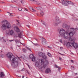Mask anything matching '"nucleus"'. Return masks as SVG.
<instances>
[{
    "mask_svg": "<svg viewBox=\"0 0 78 78\" xmlns=\"http://www.w3.org/2000/svg\"><path fill=\"white\" fill-rule=\"evenodd\" d=\"M59 34L61 36L63 37L64 39H67L69 37V39L70 41H73V43L68 42L66 44L67 47H73L75 48H78V45L75 42L76 40L75 37H74L73 38L70 37L71 36H72L75 33V29L73 28H71V32L69 33V32L67 31H66V30L63 29H59Z\"/></svg>",
    "mask_w": 78,
    "mask_h": 78,
    "instance_id": "f257e3e1",
    "label": "nucleus"
},
{
    "mask_svg": "<svg viewBox=\"0 0 78 78\" xmlns=\"http://www.w3.org/2000/svg\"><path fill=\"white\" fill-rule=\"evenodd\" d=\"M2 25L1 28L2 30L5 31L6 30V28H11V24L6 20H4L2 21Z\"/></svg>",
    "mask_w": 78,
    "mask_h": 78,
    "instance_id": "f03ea898",
    "label": "nucleus"
},
{
    "mask_svg": "<svg viewBox=\"0 0 78 78\" xmlns=\"http://www.w3.org/2000/svg\"><path fill=\"white\" fill-rule=\"evenodd\" d=\"M39 62L41 63V65L44 64L43 66V68H44V69H45V67L49 64L48 61V60H46L44 62V60L42 59H40Z\"/></svg>",
    "mask_w": 78,
    "mask_h": 78,
    "instance_id": "7ed1b4c3",
    "label": "nucleus"
},
{
    "mask_svg": "<svg viewBox=\"0 0 78 78\" xmlns=\"http://www.w3.org/2000/svg\"><path fill=\"white\" fill-rule=\"evenodd\" d=\"M16 59H17V58H12V63L11 64V66L13 67H17L19 65L18 62L16 61Z\"/></svg>",
    "mask_w": 78,
    "mask_h": 78,
    "instance_id": "20e7f679",
    "label": "nucleus"
},
{
    "mask_svg": "<svg viewBox=\"0 0 78 78\" xmlns=\"http://www.w3.org/2000/svg\"><path fill=\"white\" fill-rule=\"evenodd\" d=\"M55 25L57 26L58 24H59L61 23V21L59 20V18L58 17L56 16L55 18Z\"/></svg>",
    "mask_w": 78,
    "mask_h": 78,
    "instance_id": "39448f33",
    "label": "nucleus"
},
{
    "mask_svg": "<svg viewBox=\"0 0 78 78\" xmlns=\"http://www.w3.org/2000/svg\"><path fill=\"white\" fill-rule=\"evenodd\" d=\"M7 56L8 58L9 59L10 61L11 60L12 58L13 59V58H13L14 57V56L12 55V54L10 52H8L7 54Z\"/></svg>",
    "mask_w": 78,
    "mask_h": 78,
    "instance_id": "423d86ee",
    "label": "nucleus"
},
{
    "mask_svg": "<svg viewBox=\"0 0 78 78\" xmlns=\"http://www.w3.org/2000/svg\"><path fill=\"white\" fill-rule=\"evenodd\" d=\"M6 33L8 35H12V34H14V30H11L10 31H7Z\"/></svg>",
    "mask_w": 78,
    "mask_h": 78,
    "instance_id": "0eeeda50",
    "label": "nucleus"
},
{
    "mask_svg": "<svg viewBox=\"0 0 78 78\" xmlns=\"http://www.w3.org/2000/svg\"><path fill=\"white\" fill-rule=\"evenodd\" d=\"M30 58L31 59H32V61H36V57L34 56V55H33V54H31L30 55Z\"/></svg>",
    "mask_w": 78,
    "mask_h": 78,
    "instance_id": "6e6552de",
    "label": "nucleus"
},
{
    "mask_svg": "<svg viewBox=\"0 0 78 78\" xmlns=\"http://www.w3.org/2000/svg\"><path fill=\"white\" fill-rule=\"evenodd\" d=\"M44 55V53L39 52L38 53V56L40 57H42Z\"/></svg>",
    "mask_w": 78,
    "mask_h": 78,
    "instance_id": "1a4fd4ad",
    "label": "nucleus"
},
{
    "mask_svg": "<svg viewBox=\"0 0 78 78\" xmlns=\"http://www.w3.org/2000/svg\"><path fill=\"white\" fill-rule=\"evenodd\" d=\"M50 72H51V70H50V69L49 68L46 69V70H45V72L46 73H50Z\"/></svg>",
    "mask_w": 78,
    "mask_h": 78,
    "instance_id": "9d476101",
    "label": "nucleus"
},
{
    "mask_svg": "<svg viewBox=\"0 0 78 78\" xmlns=\"http://www.w3.org/2000/svg\"><path fill=\"white\" fill-rule=\"evenodd\" d=\"M40 38H41V39H42V42H44V43H46V40L45 39V38H43L42 37H40Z\"/></svg>",
    "mask_w": 78,
    "mask_h": 78,
    "instance_id": "9b49d317",
    "label": "nucleus"
},
{
    "mask_svg": "<svg viewBox=\"0 0 78 78\" xmlns=\"http://www.w3.org/2000/svg\"><path fill=\"white\" fill-rule=\"evenodd\" d=\"M35 8L37 10H38L39 11H41L42 9V8L41 7H35Z\"/></svg>",
    "mask_w": 78,
    "mask_h": 78,
    "instance_id": "f8f14e48",
    "label": "nucleus"
},
{
    "mask_svg": "<svg viewBox=\"0 0 78 78\" xmlns=\"http://www.w3.org/2000/svg\"><path fill=\"white\" fill-rule=\"evenodd\" d=\"M39 61H36L35 62V66L36 67H39Z\"/></svg>",
    "mask_w": 78,
    "mask_h": 78,
    "instance_id": "ddd939ff",
    "label": "nucleus"
},
{
    "mask_svg": "<svg viewBox=\"0 0 78 78\" xmlns=\"http://www.w3.org/2000/svg\"><path fill=\"white\" fill-rule=\"evenodd\" d=\"M16 32H17V33H19V32H20V30L19 29V27H16Z\"/></svg>",
    "mask_w": 78,
    "mask_h": 78,
    "instance_id": "4468645a",
    "label": "nucleus"
},
{
    "mask_svg": "<svg viewBox=\"0 0 78 78\" xmlns=\"http://www.w3.org/2000/svg\"><path fill=\"white\" fill-rule=\"evenodd\" d=\"M5 76V74L3 72H2L0 74V77H3V76Z\"/></svg>",
    "mask_w": 78,
    "mask_h": 78,
    "instance_id": "2eb2a0df",
    "label": "nucleus"
},
{
    "mask_svg": "<svg viewBox=\"0 0 78 78\" xmlns=\"http://www.w3.org/2000/svg\"><path fill=\"white\" fill-rule=\"evenodd\" d=\"M62 27H63V28H67V27H68V26H67V25L66 24H63L62 25Z\"/></svg>",
    "mask_w": 78,
    "mask_h": 78,
    "instance_id": "dca6fc26",
    "label": "nucleus"
},
{
    "mask_svg": "<svg viewBox=\"0 0 78 78\" xmlns=\"http://www.w3.org/2000/svg\"><path fill=\"white\" fill-rule=\"evenodd\" d=\"M22 34L21 33H20L18 34V36L19 38H21L22 37Z\"/></svg>",
    "mask_w": 78,
    "mask_h": 78,
    "instance_id": "f3484780",
    "label": "nucleus"
},
{
    "mask_svg": "<svg viewBox=\"0 0 78 78\" xmlns=\"http://www.w3.org/2000/svg\"><path fill=\"white\" fill-rule=\"evenodd\" d=\"M62 2L63 5H66V2L64 0H62Z\"/></svg>",
    "mask_w": 78,
    "mask_h": 78,
    "instance_id": "a211bd4d",
    "label": "nucleus"
},
{
    "mask_svg": "<svg viewBox=\"0 0 78 78\" xmlns=\"http://www.w3.org/2000/svg\"><path fill=\"white\" fill-rule=\"evenodd\" d=\"M38 68L39 69H43V70H44L45 69L43 68V67H42L41 65H39Z\"/></svg>",
    "mask_w": 78,
    "mask_h": 78,
    "instance_id": "6ab92c4d",
    "label": "nucleus"
},
{
    "mask_svg": "<svg viewBox=\"0 0 78 78\" xmlns=\"http://www.w3.org/2000/svg\"><path fill=\"white\" fill-rule=\"evenodd\" d=\"M42 58L43 59H47V56L45 55V53H44V55H43L42 56Z\"/></svg>",
    "mask_w": 78,
    "mask_h": 78,
    "instance_id": "aec40b11",
    "label": "nucleus"
},
{
    "mask_svg": "<svg viewBox=\"0 0 78 78\" xmlns=\"http://www.w3.org/2000/svg\"><path fill=\"white\" fill-rule=\"evenodd\" d=\"M40 15H41V16H43V15H44V12L43 11H41L40 12Z\"/></svg>",
    "mask_w": 78,
    "mask_h": 78,
    "instance_id": "412c9836",
    "label": "nucleus"
},
{
    "mask_svg": "<svg viewBox=\"0 0 78 78\" xmlns=\"http://www.w3.org/2000/svg\"><path fill=\"white\" fill-rule=\"evenodd\" d=\"M66 2L67 3H68V4H71V3H72V2L69 1H66Z\"/></svg>",
    "mask_w": 78,
    "mask_h": 78,
    "instance_id": "4be33fe9",
    "label": "nucleus"
},
{
    "mask_svg": "<svg viewBox=\"0 0 78 78\" xmlns=\"http://www.w3.org/2000/svg\"><path fill=\"white\" fill-rule=\"evenodd\" d=\"M41 22L42 23V24H44V25H45V26H46V24L45 22L44 21H42V20H41Z\"/></svg>",
    "mask_w": 78,
    "mask_h": 78,
    "instance_id": "5701e85b",
    "label": "nucleus"
},
{
    "mask_svg": "<svg viewBox=\"0 0 78 78\" xmlns=\"http://www.w3.org/2000/svg\"><path fill=\"white\" fill-rule=\"evenodd\" d=\"M48 56H49V57H50V58L51 57V54H50V53L49 52H48Z\"/></svg>",
    "mask_w": 78,
    "mask_h": 78,
    "instance_id": "b1692460",
    "label": "nucleus"
},
{
    "mask_svg": "<svg viewBox=\"0 0 78 78\" xmlns=\"http://www.w3.org/2000/svg\"><path fill=\"white\" fill-rule=\"evenodd\" d=\"M18 10L20 11H22V7H19L18 9Z\"/></svg>",
    "mask_w": 78,
    "mask_h": 78,
    "instance_id": "393cba45",
    "label": "nucleus"
},
{
    "mask_svg": "<svg viewBox=\"0 0 78 78\" xmlns=\"http://www.w3.org/2000/svg\"><path fill=\"white\" fill-rule=\"evenodd\" d=\"M0 56L1 58H4L5 57V55L3 54H1L0 55Z\"/></svg>",
    "mask_w": 78,
    "mask_h": 78,
    "instance_id": "a878e982",
    "label": "nucleus"
},
{
    "mask_svg": "<svg viewBox=\"0 0 78 78\" xmlns=\"http://www.w3.org/2000/svg\"><path fill=\"white\" fill-rule=\"evenodd\" d=\"M26 48H27V50H30L31 52L32 51L31 50V49L30 48H28L27 47H26Z\"/></svg>",
    "mask_w": 78,
    "mask_h": 78,
    "instance_id": "bb28decb",
    "label": "nucleus"
},
{
    "mask_svg": "<svg viewBox=\"0 0 78 78\" xmlns=\"http://www.w3.org/2000/svg\"><path fill=\"white\" fill-rule=\"evenodd\" d=\"M23 52H25L27 51V50L25 49H23Z\"/></svg>",
    "mask_w": 78,
    "mask_h": 78,
    "instance_id": "cd10ccee",
    "label": "nucleus"
},
{
    "mask_svg": "<svg viewBox=\"0 0 78 78\" xmlns=\"http://www.w3.org/2000/svg\"><path fill=\"white\" fill-rule=\"evenodd\" d=\"M18 25L19 27H21V24H20L19 22H18Z\"/></svg>",
    "mask_w": 78,
    "mask_h": 78,
    "instance_id": "c85d7f7f",
    "label": "nucleus"
},
{
    "mask_svg": "<svg viewBox=\"0 0 78 78\" xmlns=\"http://www.w3.org/2000/svg\"><path fill=\"white\" fill-rule=\"evenodd\" d=\"M32 10L33 12H36V10L34 9H32Z\"/></svg>",
    "mask_w": 78,
    "mask_h": 78,
    "instance_id": "c756f323",
    "label": "nucleus"
},
{
    "mask_svg": "<svg viewBox=\"0 0 78 78\" xmlns=\"http://www.w3.org/2000/svg\"><path fill=\"white\" fill-rule=\"evenodd\" d=\"M33 44H34V45H35V46H37V45H38V44H37V43H33Z\"/></svg>",
    "mask_w": 78,
    "mask_h": 78,
    "instance_id": "7c9ffc66",
    "label": "nucleus"
},
{
    "mask_svg": "<svg viewBox=\"0 0 78 78\" xmlns=\"http://www.w3.org/2000/svg\"><path fill=\"white\" fill-rule=\"evenodd\" d=\"M0 3H1L2 4H3V3H5V2L3 1H0Z\"/></svg>",
    "mask_w": 78,
    "mask_h": 78,
    "instance_id": "2f4dec72",
    "label": "nucleus"
},
{
    "mask_svg": "<svg viewBox=\"0 0 78 78\" xmlns=\"http://www.w3.org/2000/svg\"><path fill=\"white\" fill-rule=\"evenodd\" d=\"M11 6L12 8H15V7H14V6L13 5H12V4H11Z\"/></svg>",
    "mask_w": 78,
    "mask_h": 78,
    "instance_id": "473e14b6",
    "label": "nucleus"
},
{
    "mask_svg": "<svg viewBox=\"0 0 78 78\" xmlns=\"http://www.w3.org/2000/svg\"><path fill=\"white\" fill-rule=\"evenodd\" d=\"M29 9H30V10H32V9H33V7H29Z\"/></svg>",
    "mask_w": 78,
    "mask_h": 78,
    "instance_id": "72a5a7b5",
    "label": "nucleus"
},
{
    "mask_svg": "<svg viewBox=\"0 0 78 78\" xmlns=\"http://www.w3.org/2000/svg\"><path fill=\"white\" fill-rule=\"evenodd\" d=\"M30 0V1H32V2H36V3L37 2V1L34 0Z\"/></svg>",
    "mask_w": 78,
    "mask_h": 78,
    "instance_id": "f704fd0d",
    "label": "nucleus"
},
{
    "mask_svg": "<svg viewBox=\"0 0 78 78\" xmlns=\"http://www.w3.org/2000/svg\"><path fill=\"white\" fill-rule=\"evenodd\" d=\"M58 71H59L61 70V67H59L58 68Z\"/></svg>",
    "mask_w": 78,
    "mask_h": 78,
    "instance_id": "c9c22d12",
    "label": "nucleus"
},
{
    "mask_svg": "<svg viewBox=\"0 0 78 78\" xmlns=\"http://www.w3.org/2000/svg\"><path fill=\"white\" fill-rule=\"evenodd\" d=\"M59 59L60 60V61H62V58H61V57L59 58Z\"/></svg>",
    "mask_w": 78,
    "mask_h": 78,
    "instance_id": "e433bc0d",
    "label": "nucleus"
},
{
    "mask_svg": "<svg viewBox=\"0 0 78 78\" xmlns=\"http://www.w3.org/2000/svg\"><path fill=\"white\" fill-rule=\"evenodd\" d=\"M48 48H50V49H51L52 48L49 46H47Z\"/></svg>",
    "mask_w": 78,
    "mask_h": 78,
    "instance_id": "4c0bfd02",
    "label": "nucleus"
},
{
    "mask_svg": "<svg viewBox=\"0 0 78 78\" xmlns=\"http://www.w3.org/2000/svg\"><path fill=\"white\" fill-rule=\"evenodd\" d=\"M8 12V13H9V14H10V15H9L10 16H12V15H11V14H11V13H10V12Z\"/></svg>",
    "mask_w": 78,
    "mask_h": 78,
    "instance_id": "58836bf2",
    "label": "nucleus"
},
{
    "mask_svg": "<svg viewBox=\"0 0 78 78\" xmlns=\"http://www.w3.org/2000/svg\"><path fill=\"white\" fill-rule=\"evenodd\" d=\"M26 73H28V74H29V72H28V70H26Z\"/></svg>",
    "mask_w": 78,
    "mask_h": 78,
    "instance_id": "ea45409f",
    "label": "nucleus"
},
{
    "mask_svg": "<svg viewBox=\"0 0 78 78\" xmlns=\"http://www.w3.org/2000/svg\"><path fill=\"white\" fill-rule=\"evenodd\" d=\"M59 41L60 42H61V43H62V40H59Z\"/></svg>",
    "mask_w": 78,
    "mask_h": 78,
    "instance_id": "a19ab883",
    "label": "nucleus"
},
{
    "mask_svg": "<svg viewBox=\"0 0 78 78\" xmlns=\"http://www.w3.org/2000/svg\"><path fill=\"white\" fill-rule=\"evenodd\" d=\"M71 61L72 62V63H73V62H74L73 60H71Z\"/></svg>",
    "mask_w": 78,
    "mask_h": 78,
    "instance_id": "79ce46f5",
    "label": "nucleus"
},
{
    "mask_svg": "<svg viewBox=\"0 0 78 78\" xmlns=\"http://www.w3.org/2000/svg\"><path fill=\"white\" fill-rule=\"evenodd\" d=\"M20 42V44H22V45H24V44H23L22 43H21V42Z\"/></svg>",
    "mask_w": 78,
    "mask_h": 78,
    "instance_id": "37998d69",
    "label": "nucleus"
},
{
    "mask_svg": "<svg viewBox=\"0 0 78 78\" xmlns=\"http://www.w3.org/2000/svg\"><path fill=\"white\" fill-rule=\"evenodd\" d=\"M21 3H23V1H21Z\"/></svg>",
    "mask_w": 78,
    "mask_h": 78,
    "instance_id": "c03bdc74",
    "label": "nucleus"
},
{
    "mask_svg": "<svg viewBox=\"0 0 78 78\" xmlns=\"http://www.w3.org/2000/svg\"><path fill=\"white\" fill-rule=\"evenodd\" d=\"M27 66H28V67H29V69H30V66H29V65H28V64L27 65Z\"/></svg>",
    "mask_w": 78,
    "mask_h": 78,
    "instance_id": "a18cd8bd",
    "label": "nucleus"
},
{
    "mask_svg": "<svg viewBox=\"0 0 78 78\" xmlns=\"http://www.w3.org/2000/svg\"><path fill=\"white\" fill-rule=\"evenodd\" d=\"M3 41L4 42H6V41L5 40L3 39Z\"/></svg>",
    "mask_w": 78,
    "mask_h": 78,
    "instance_id": "49530a36",
    "label": "nucleus"
},
{
    "mask_svg": "<svg viewBox=\"0 0 78 78\" xmlns=\"http://www.w3.org/2000/svg\"><path fill=\"white\" fill-rule=\"evenodd\" d=\"M56 68H58L59 67H58V66H57L56 65Z\"/></svg>",
    "mask_w": 78,
    "mask_h": 78,
    "instance_id": "de8ad7c7",
    "label": "nucleus"
},
{
    "mask_svg": "<svg viewBox=\"0 0 78 78\" xmlns=\"http://www.w3.org/2000/svg\"><path fill=\"white\" fill-rule=\"evenodd\" d=\"M37 16H39V17L40 16V15H38V14L37 13Z\"/></svg>",
    "mask_w": 78,
    "mask_h": 78,
    "instance_id": "09e8293b",
    "label": "nucleus"
},
{
    "mask_svg": "<svg viewBox=\"0 0 78 78\" xmlns=\"http://www.w3.org/2000/svg\"><path fill=\"white\" fill-rule=\"evenodd\" d=\"M71 68H73V69H74V67L73 66H71Z\"/></svg>",
    "mask_w": 78,
    "mask_h": 78,
    "instance_id": "8fccbe9b",
    "label": "nucleus"
},
{
    "mask_svg": "<svg viewBox=\"0 0 78 78\" xmlns=\"http://www.w3.org/2000/svg\"><path fill=\"white\" fill-rule=\"evenodd\" d=\"M27 27H28L29 28H30V26H29V25H26Z\"/></svg>",
    "mask_w": 78,
    "mask_h": 78,
    "instance_id": "3c124183",
    "label": "nucleus"
},
{
    "mask_svg": "<svg viewBox=\"0 0 78 78\" xmlns=\"http://www.w3.org/2000/svg\"><path fill=\"white\" fill-rule=\"evenodd\" d=\"M15 42L16 43H17L18 41H17V40H16Z\"/></svg>",
    "mask_w": 78,
    "mask_h": 78,
    "instance_id": "603ef678",
    "label": "nucleus"
},
{
    "mask_svg": "<svg viewBox=\"0 0 78 78\" xmlns=\"http://www.w3.org/2000/svg\"><path fill=\"white\" fill-rule=\"evenodd\" d=\"M26 11H28V9H25Z\"/></svg>",
    "mask_w": 78,
    "mask_h": 78,
    "instance_id": "864d4df0",
    "label": "nucleus"
},
{
    "mask_svg": "<svg viewBox=\"0 0 78 78\" xmlns=\"http://www.w3.org/2000/svg\"><path fill=\"white\" fill-rule=\"evenodd\" d=\"M12 2H15V3H16V1H13Z\"/></svg>",
    "mask_w": 78,
    "mask_h": 78,
    "instance_id": "5fc2aeb1",
    "label": "nucleus"
},
{
    "mask_svg": "<svg viewBox=\"0 0 78 78\" xmlns=\"http://www.w3.org/2000/svg\"><path fill=\"white\" fill-rule=\"evenodd\" d=\"M71 4L73 6V5H74V4L73 3H71Z\"/></svg>",
    "mask_w": 78,
    "mask_h": 78,
    "instance_id": "6e6d98bb",
    "label": "nucleus"
},
{
    "mask_svg": "<svg viewBox=\"0 0 78 78\" xmlns=\"http://www.w3.org/2000/svg\"><path fill=\"white\" fill-rule=\"evenodd\" d=\"M60 55H62V56H64V55L63 54H60Z\"/></svg>",
    "mask_w": 78,
    "mask_h": 78,
    "instance_id": "4d7b16f0",
    "label": "nucleus"
},
{
    "mask_svg": "<svg viewBox=\"0 0 78 78\" xmlns=\"http://www.w3.org/2000/svg\"><path fill=\"white\" fill-rule=\"evenodd\" d=\"M41 51H43V49L41 48Z\"/></svg>",
    "mask_w": 78,
    "mask_h": 78,
    "instance_id": "13d9d810",
    "label": "nucleus"
},
{
    "mask_svg": "<svg viewBox=\"0 0 78 78\" xmlns=\"http://www.w3.org/2000/svg\"><path fill=\"white\" fill-rule=\"evenodd\" d=\"M9 41H10V42H12V41H13V40H9Z\"/></svg>",
    "mask_w": 78,
    "mask_h": 78,
    "instance_id": "bf43d9fd",
    "label": "nucleus"
},
{
    "mask_svg": "<svg viewBox=\"0 0 78 78\" xmlns=\"http://www.w3.org/2000/svg\"><path fill=\"white\" fill-rule=\"evenodd\" d=\"M37 5H40V3H37Z\"/></svg>",
    "mask_w": 78,
    "mask_h": 78,
    "instance_id": "052dcab7",
    "label": "nucleus"
},
{
    "mask_svg": "<svg viewBox=\"0 0 78 78\" xmlns=\"http://www.w3.org/2000/svg\"><path fill=\"white\" fill-rule=\"evenodd\" d=\"M24 77H25V76H22V78H24Z\"/></svg>",
    "mask_w": 78,
    "mask_h": 78,
    "instance_id": "680f3d73",
    "label": "nucleus"
},
{
    "mask_svg": "<svg viewBox=\"0 0 78 78\" xmlns=\"http://www.w3.org/2000/svg\"><path fill=\"white\" fill-rule=\"evenodd\" d=\"M60 49H62V47H61L60 48Z\"/></svg>",
    "mask_w": 78,
    "mask_h": 78,
    "instance_id": "e2e57ef3",
    "label": "nucleus"
},
{
    "mask_svg": "<svg viewBox=\"0 0 78 78\" xmlns=\"http://www.w3.org/2000/svg\"><path fill=\"white\" fill-rule=\"evenodd\" d=\"M24 70V69H23L21 70V71H23Z\"/></svg>",
    "mask_w": 78,
    "mask_h": 78,
    "instance_id": "0e129e2a",
    "label": "nucleus"
},
{
    "mask_svg": "<svg viewBox=\"0 0 78 78\" xmlns=\"http://www.w3.org/2000/svg\"><path fill=\"white\" fill-rule=\"evenodd\" d=\"M10 48H11V49H12V47H10Z\"/></svg>",
    "mask_w": 78,
    "mask_h": 78,
    "instance_id": "69168bd1",
    "label": "nucleus"
},
{
    "mask_svg": "<svg viewBox=\"0 0 78 78\" xmlns=\"http://www.w3.org/2000/svg\"><path fill=\"white\" fill-rule=\"evenodd\" d=\"M7 68H9V66H7Z\"/></svg>",
    "mask_w": 78,
    "mask_h": 78,
    "instance_id": "338daca9",
    "label": "nucleus"
},
{
    "mask_svg": "<svg viewBox=\"0 0 78 78\" xmlns=\"http://www.w3.org/2000/svg\"><path fill=\"white\" fill-rule=\"evenodd\" d=\"M19 76V77H20H20H21V76Z\"/></svg>",
    "mask_w": 78,
    "mask_h": 78,
    "instance_id": "774afa93",
    "label": "nucleus"
}]
</instances>
